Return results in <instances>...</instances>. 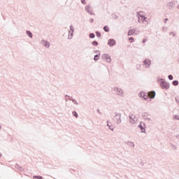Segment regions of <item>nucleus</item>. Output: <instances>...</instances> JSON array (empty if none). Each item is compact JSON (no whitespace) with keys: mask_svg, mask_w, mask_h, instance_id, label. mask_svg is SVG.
<instances>
[{"mask_svg":"<svg viewBox=\"0 0 179 179\" xmlns=\"http://www.w3.org/2000/svg\"><path fill=\"white\" fill-rule=\"evenodd\" d=\"M89 37L90 38H94V37H96V34H94V33H90L89 34Z\"/></svg>","mask_w":179,"mask_h":179,"instance_id":"nucleus-25","label":"nucleus"},{"mask_svg":"<svg viewBox=\"0 0 179 179\" xmlns=\"http://www.w3.org/2000/svg\"><path fill=\"white\" fill-rule=\"evenodd\" d=\"M128 145H129V146H130V148L135 147V144H134V143L132 141H128Z\"/></svg>","mask_w":179,"mask_h":179,"instance_id":"nucleus-24","label":"nucleus"},{"mask_svg":"<svg viewBox=\"0 0 179 179\" xmlns=\"http://www.w3.org/2000/svg\"><path fill=\"white\" fill-rule=\"evenodd\" d=\"M33 177L34 178H37V179H44L41 176H34Z\"/></svg>","mask_w":179,"mask_h":179,"instance_id":"nucleus-29","label":"nucleus"},{"mask_svg":"<svg viewBox=\"0 0 179 179\" xmlns=\"http://www.w3.org/2000/svg\"><path fill=\"white\" fill-rule=\"evenodd\" d=\"M96 111H97V113H99V114L101 115V112H100V109H97Z\"/></svg>","mask_w":179,"mask_h":179,"instance_id":"nucleus-44","label":"nucleus"},{"mask_svg":"<svg viewBox=\"0 0 179 179\" xmlns=\"http://www.w3.org/2000/svg\"><path fill=\"white\" fill-rule=\"evenodd\" d=\"M102 59H106V62H108V64H111V56L107 53L102 55Z\"/></svg>","mask_w":179,"mask_h":179,"instance_id":"nucleus-7","label":"nucleus"},{"mask_svg":"<svg viewBox=\"0 0 179 179\" xmlns=\"http://www.w3.org/2000/svg\"><path fill=\"white\" fill-rule=\"evenodd\" d=\"M115 44H117V41H115L114 38H110L108 41V45H109V47H114Z\"/></svg>","mask_w":179,"mask_h":179,"instance_id":"nucleus-9","label":"nucleus"},{"mask_svg":"<svg viewBox=\"0 0 179 179\" xmlns=\"http://www.w3.org/2000/svg\"><path fill=\"white\" fill-rule=\"evenodd\" d=\"M157 82H159V86L162 90H169V89H170V83L166 82L164 78H159Z\"/></svg>","mask_w":179,"mask_h":179,"instance_id":"nucleus-1","label":"nucleus"},{"mask_svg":"<svg viewBox=\"0 0 179 179\" xmlns=\"http://www.w3.org/2000/svg\"><path fill=\"white\" fill-rule=\"evenodd\" d=\"M115 116L113 117V120L116 124H121V114L120 113H117V112L114 113Z\"/></svg>","mask_w":179,"mask_h":179,"instance_id":"nucleus-4","label":"nucleus"},{"mask_svg":"<svg viewBox=\"0 0 179 179\" xmlns=\"http://www.w3.org/2000/svg\"><path fill=\"white\" fill-rule=\"evenodd\" d=\"M0 157H2V153L0 152Z\"/></svg>","mask_w":179,"mask_h":179,"instance_id":"nucleus-46","label":"nucleus"},{"mask_svg":"<svg viewBox=\"0 0 179 179\" xmlns=\"http://www.w3.org/2000/svg\"><path fill=\"white\" fill-rule=\"evenodd\" d=\"M167 6L171 10H173V8L176 6V4L174 3V2L171 1L167 3Z\"/></svg>","mask_w":179,"mask_h":179,"instance_id":"nucleus-14","label":"nucleus"},{"mask_svg":"<svg viewBox=\"0 0 179 179\" xmlns=\"http://www.w3.org/2000/svg\"><path fill=\"white\" fill-rule=\"evenodd\" d=\"M175 100H176V103H178V104H179V103H178V101H179V99H178V98H177V97H176V98H175Z\"/></svg>","mask_w":179,"mask_h":179,"instance_id":"nucleus-43","label":"nucleus"},{"mask_svg":"<svg viewBox=\"0 0 179 179\" xmlns=\"http://www.w3.org/2000/svg\"><path fill=\"white\" fill-rule=\"evenodd\" d=\"M169 34H170V36H173V37H176V33H174L173 31H171L170 33H169Z\"/></svg>","mask_w":179,"mask_h":179,"instance_id":"nucleus-34","label":"nucleus"},{"mask_svg":"<svg viewBox=\"0 0 179 179\" xmlns=\"http://www.w3.org/2000/svg\"><path fill=\"white\" fill-rule=\"evenodd\" d=\"M15 169H17V170H19V171H24V169H23V167L20 166L19 164H15Z\"/></svg>","mask_w":179,"mask_h":179,"instance_id":"nucleus-17","label":"nucleus"},{"mask_svg":"<svg viewBox=\"0 0 179 179\" xmlns=\"http://www.w3.org/2000/svg\"><path fill=\"white\" fill-rule=\"evenodd\" d=\"M136 29H129L128 31L127 36H134V34H136Z\"/></svg>","mask_w":179,"mask_h":179,"instance_id":"nucleus-15","label":"nucleus"},{"mask_svg":"<svg viewBox=\"0 0 179 179\" xmlns=\"http://www.w3.org/2000/svg\"><path fill=\"white\" fill-rule=\"evenodd\" d=\"M169 22V18H165L164 20V23H167Z\"/></svg>","mask_w":179,"mask_h":179,"instance_id":"nucleus-42","label":"nucleus"},{"mask_svg":"<svg viewBox=\"0 0 179 179\" xmlns=\"http://www.w3.org/2000/svg\"><path fill=\"white\" fill-rule=\"evenodd\" d=\"M99 59H100V53L95 55L94 57V61H95V62H97V61H99Z\"/></svg>","mask_w":179,"mask_h":179,"instance_id":"nucleus-18","label":"nucleus"},{"mask_svg":"<svg viewBox=\"0 0 179 179\" xmlns=\"http://www.w3.org/2000/svg\"><path fill=\"white\" fill-rule=\"evenodd\" d=\"M138 96L139 97H142L145 101H149V97H148L146 92L141 91L138 93Z\"/></svg>","mask_w":179,"mask_h":179,"instance_id":"nucleus-6","label":"nucleus"},{"mask_svg":"<svg viewBox=\"0 0 179 179\" xmlns=\"http://www.w3.org/2000/svg\"><path fill=\"white\" fill-rule=\"evenodd\" d=\"M143 65H145L147 68H150V65H152V60L145 59L143 62Z\"/></svg>","mask_w":179,"mask_h":179,"instance_id":"nucleus-10","label":"nucleus"},{"mask_svg":"<svg viewBox=\"0 0 179 179\" xmlns=\"http://www.w3.org/2000/svg\"><path fill=\"white\" fill-rule=\"evenodd\" d=\"M95 34H96V37H99V38L101 37V33L100 31H95Z\"/></svg>","mask_w":179,"mask_h":179,"instance_id":"nucleus-28","label":"nucleus"},{"mask_svg":"<svg viewBox=\"0 0 179 179\" xmlns=\"http://www.w3.org/2000/svg\"><path fill=\"white\" fill-rule=\"evenodd\" d=\"M114 91L117 92V96H121V97H124V92L122 91V89L116 87L114 88Z\"/></svg>","mask_w":179,"mask_h":179,"instance_id":"nucleus-8","label":"nucleus"},{"mask_svg":"<svg viewBox=\"0 0 179 179\" xmlns=\"http://www.w3.org/2000/svg\"><path fill=\"white\" fill-rule=\"evenodd\" d=\"M129 43H134V41H135V39L134 38V37H129Z\"/></svg>","mask_w":179,"mask_h":179,"instance_id":"nucleus-30","label":"nucleus"},{"mask_svg":"<svg viewBox=\"0 0 179 179\" xmlns=\"http://www.w3.org/2000/svg\"><path fill=\"white\" fill-rule=\"evenodd\" d=\"M68 97H69V95L66 94L65 96H64V99H65L66 101H68Z\"/></svg>","mask_w":179,"mask_h":179,"instance_id":"nucleus-36","label":"nucleus"},{"mask_svg":"<svg viewBox=\"0 0 179 179\" xmlns=\"http://www.w3.org/2000/svg\"><path fill=\"white\" fill-rule=\"evenodd\" d=\"M72 114L73 117H76V118H78V117H79V115H78V113L76 110L73 111Z\"/></svg>","mask_w":179,"mask_h":179,"instance_id":"nucleus-27","label":"nucleus"},{"mask_svg":"<svg viewBox=\"0 0 179 179\" xmlns=\"http://www.w3.org/2000/svg\"><path fill=\"white\" fill-rule=\"evenodd\" d=\"M142 117L143 118H144L145 120H148V121H152V119H150V117H149V115L148 114V113H144L142 114Z\"/></svg>","mask_w":179,"mask_h":179,"instance_id":"nucleus-16","label":"nucleus"},{"mask_svg":"<svg viewBox=\"0 0 179 179\" xmlns=\"http://www.w3.org/2000/svg\"><path fill=\"white\" fill-rule=\"evenodd\" d=\"M178 62H179V59H178Z\"/></svg>","mask_w":179,"mask_h":179,"instance_id":"nucleus-49","label":"nucleus"},{"mask_svg":"<svg viewBox=\"0 0 179 179\" xmlns=\"http://www.w3.org/2000/svg\"><path fill=\"white\" fill-rule=\"evenodd\" d=\"M137 17H138V23H145L146 22V19H148V17L141 15L139 12L137 13Z\"/></svg>","mask_w":179,"mask_h":179,"instance_id":"nucleus-2","label":"nucleus"},{"mask_svg":"<svg viewBox=\"0 0 179 179\" xmlns=\"http://www.w3.org/2000/svg\"><path fill=\"white\" fill-rule=\"evenodd\" d=\"M103 29L106 33H108V31H110V27L108 25H105Z\"/></svg>","mask_w":179,"mask_h":179,"instance_id":"nucleus-20","label":"nucleus"},{"mask_svg":"<svg viewBox=\"0 0 179 179\" xmlns=\"http://www.w3.org/2000/svg\"><path fill=\"white\" fill-rule=\"evenodd\" d=\"M70 31H69V36L68 38L69 40H72L73 38V33L75 32V28L73 27V25H70Z\"/></svg>","mask_w":179,"mask_h":179,"instance_id":"nucleus-5","label":"nucleus"},{"mask_svg":"<svg viewBox=\"0 0 179 179\" xmlns=\"http://www.w3.org/2000/svg\"><path fill=\"white\" fill-rule=\"evenodd\" d=\"M155 97H156V91H152L150 92L149 101H152V99H155Z\"/></svg>","mask_w":179,"mask_h":179,"instance_id":"nucleus-13","label":"nucleus"},{"mask_svg":"<svg viewBox=\"0 0 179 179\" xmlns=\"http://www.w3.org/2000/svg\"><path fill=\"white\" fill-rule=\"evenodd\" d=\"M26 34L27 36H28V37H29V38H33V34L31 33V31H27Z\"/></svg>","mask_w":179,"mask_h":179,"instance_id":"nucleus-19","label":"nucleus"},{"mask_svg":"<svg viewBox=\"0 0 179 179\" xmlns=\"http://www.w3.org/2000/svg\"><path fill=\"white\" fill-rule=\"evenodd\" d=\"M172 85H173V86H178V80H173V81L172 82Z\"/></svg>","mask_w":179,"mask_h":179,"instance_id":"nucleus-26","label":"nucleus"},{"mask_svg":"<svg viewBox=\"0 0 179 179\" xmlns=\"http://www.w3.org/2000/svg\"><path fill=\"white\" fill-rule=\"evenodd\" d=\"M173 120H178V121H179V115H173Z\"/></svg>","mask_w":179,"mask_h":179,"instance_id":"nucleus-32","label":"nucleus"},{"mask_svg":"<svg viewBox=\"0 0 179 179\" xmlns=\"http://www.w3.org/2000/svg\"><path fill=\"white\" fill-rule=\"evenodd\" d=\"M92 45L94 47H97V45H99V42H97V41H94L92 42Z\"/></svg>","mask_w":179,"mask_h":179,"instance_id":"nucleus-22","label":"nucleus"},{"mask_svg":"<svg viewBox=\"0 0 179 179\" xmlns=\"http://www.w3.org/2000/svg\"><path fill=\"white\" fill-rule=\"evenodd\" d=\"M75 99L72 98L71 96H69V100H70V101H73Z\"/></svg>","mask_w":179,"mask_h":179,"instance_id":"nucleus-38","label":"nucleus"},{"mask_svg":"<svg viewBox=\"0 0 179 179\" xmlns=\"http://www.w3.org/2000/svg\"><path fill=\"white\" fill-rule=\"evenodd\" d=\"M147 41H148V40L146 38H144V39H143L142 43H143V44H145Z\"/></svg>","mask_w":179,"mask_h":179,"instance_id":"nucleus-39","label":"nucleus"},{"mask_svg":"<svg viewBox=\"0 0 179 179\" xmlns=\"http://www.w3.org/2000/svg\"><path fill=\"white\" fill-rule=\"evenodd\" d=\"M85 11L87 13H89V15H96L94 13H92L91 10H90V5H87L85 7Z\"/></svg>","mask_w":179,"mask_h":179,"instance_id":"nucleus-11","label":"nucleus"},{"mask_svg":"<svg viewBox=\"0 0 179 179\" xmlns=\"http://www.w3.org/2000/svg\"><path fill=\"white\" fill-rule=\"evenodd\" d=\"M111 16L112 19H113L114 20H117V19H118V15H117L115 13H113Z\"/></svg>","mask_w":179,"mask_h":179,"instance_id":"nucleus-21","label":"nucleus"},{"mask_svg":"<svg viewBox=\"0 0 179 179\" xmlns=\"http://www.w3.org/2000/svg\"><path fill=\"white\" fill-rule=\"evenodd\" d=\"M81 3H83V5H86V0H81Z\"/></svg>","mask_w":179,"mask_h":179,"instance_id":"nucleus-35","label":"nucleus"},{"mask_svg":"<svg viewBox=\"0 0 179 179\" xmlns=\"http://www.w3.org/2000/svg\"><path fill=\"white\" fill-rule=\"evenodd\" d=\"M138 128L141 129L143 134H146V124L143 122H141L138 125Z\"/></svg>","mask_w":179,"mask_h":179,"instance_id":"nucleus-3","label":"nucleus"},{"mask_svg":"<svg viewBox=\"0 0 179 179\" xmlns=\"http://www.w3.org/2000/svg\"><path fill=\"white\" fill-rule=\"evenodd\" d=\"M97 52H98L99 54H100V51H99V50H93V53H94V54H97Z\"/></svg>","mask_w":179,"mask_h":179,"instance_id":"nucleus-37","label":"nucleus"},{"mask_svg":"<svg viewBox=\"0 0 179 179\" xmlns=\"http://www.w3.org/2000/svg\"><path fill=\"white\" fill-rule=\"evenodd\" d=\"M178 103H179V101H178Z\"/></svg>","mask_w":179,"mask_h":179,"instance_id":"nucleus-50","label":"nucleus"},{"mask_svg":"<svg viewBox=\"0 0 179 179\" xmlns=\"http://www.w3.org/2000/svg\"><path fill=\"white\" fill-rule=\"evenodd\" d=\"M177 8H178V9H179V4L178 5Z\"/></svg>","mask_w":179,"mask_h":179,"instance_id":"nucleus-47","label":"nucleus"},{"mask_svg":"<svg viewBox=\"0 0 179 179\" xmlns=\"http://www.w3.org/2000/svg\"><path fill=\"white\" fill-rule=\"evenodd\" d=\"M41 44L44 45V47H46V48H50V45H51L50 42L45 40H42Z\"/></svg>","mask_w":179,"mask_h":179,"instance_id":"nucleus-12","label":"nucleus"},{"mask_svg":"<svg viewBox=\"0 0 179 179\" xmlns=\"http://www.w3.org/2000/svg\"><path fill=\"white\" fill-rule=\"evenodd\" d=\"M134 118H135V116H134V115H129V120H131V121H133V122H132V124H134V122H135V120L134 119Z\"/></svg>","mask_w":179,"mask_h":179,"instance_id":"nucleus-23","label":"nucleus"},{"mask_svg":"<svg viewBox=\"0 0 179 179\" xmlns=\"http://www.w3.org/2000/svg\"><path fill=\"white\" fill-rule=\"evenodd\" d=\"M109 129L110 131H114V127H113V126H109Z\"/></svg>","mask_w":179,"mask_h":179,"instance_id":"nucleus-40","label":"nucleus"},{"mask_svg":"<svg viewBox=\"0 0 179 179\" xmlns=\"http://www.w3.org/2000/svg\"><path fill=\"white\" fill-rule=\"evenodd\" d=\"M1 124H0V129H1Z\"/></svg>","mask_w":179,"mask_h":179,"instance_id":"nucleus-48","label":"nucleus"},{"mask_svg":"<svg viewBox=\"0 0 179 179\" xmlns=\"http://www.w3.org/2000/svg\"><path fill=\"white\" fill-rule=\"evenodd\" d=\"M168 79H169V80H173V79H174V77H173V75L170 74L168 76Z\"/></svg>","mask_w":179,"mask_h":179,"instance_id":"nucleus-31","label":"nucleus"},{"mask_svg":"<svg viewBox=\"0 0 179 179\" xmlns=\"http://www.w3.org/2000/svg\"><path fill=\"white\" fill-rule=\"evenodd\" d=\"M72 103H73V104H76V106L79 104V103H78V101H76V99H73Z\"/></svg>","mask_w":179,"mask_h":179,"instance_id":"nucleus-33","label":"nucleus"},{"mask_svg":"<svg viewBox=\"0 0 179 179\" xmlns=\"http://www.w3.org/2000/svg\"><path fill=\"white\" fill-rule=\"evenodd\" d=\"M107 126L109 127H111V126L110 125V124H108V121H107Z\"/></svg>","mask_w":179,"mask_h":179,"instance_id":"nucleus-45","label":"nucleus"},{"mask_svg":"<svg viewBox=\"0 0 179 179\" xmlns=\"http://www.w3.org/2000/svg\"><path fill=\"white\" fill-rule=\"evenodd\" d=\"M94 22V19H93V18L90 19V23H93Z\"/></svg>","mask_w":179,"mask_h":179,"instance_id":"nucleus-41","label":"nucleus"}]
</instances>
